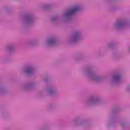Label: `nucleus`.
<instances>
[{
	"instance_id": "2",
	"label": "nucleus",
	"mask_w": 130,
	"mask_h": 130,
	"mask_svg": "<svg viewBox=\"0 0 130 130\" xmlns=\"http://www.w3.org/2000/svg\"><path fill=\"white\" fill-rule=\"evenodd\" d=\"M32 71V69H28L27 71V73H30Z\"/></svg>"
},
{
	"instance_id": "1",
	"label": "nucleus",
	"mask_w": 130,
	"mask_h": 130,
	"mask_svg": "<svg viewBox=\"0 0 130 130\" xmlns=\"http://www.w3.org/2000/svg\"><path fill=\"white\" fill-rule=\"evenodd\" d=\"M80 10L79 6H75L72 9L69 10L67 14V16H71L74 13Z\"/></svg>"
}]
</instances>
